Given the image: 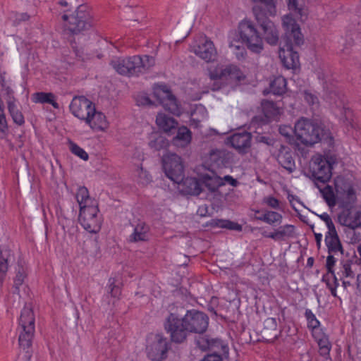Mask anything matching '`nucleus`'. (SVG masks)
I'll use <instances>...</instances> for the list:
<instances>
[{
  "label": "nucleus",
  "instance_id": "obj_1",
  "mask_svg": "<svg viewBox=\"0 0 361 361\" xmlns=\"http://www.w3.org/2000/svg\"><path fill=\"white\" fill-rule=\"evenodd\" d=\"M258 4L252 7V13L257 25L250 19L241 20L238 26L239 36L247 48L253 53L260 54L264 49L263 41L270 46H276L280 38V32L269 16L276 14L274 0H252Z\"/></svg>",
  "mask_w": 361,
  "mask_h": 361
},
{
  "label": "nucleus",
  "instance_id": "obj_2",
  "mask_svg": "<svg viewBox=\"0 0 361 361\" xmlns=\"http://www.w3.org/2000/svg\"><path fill=\"white\" fill-rule=\"evenodd\" d=\"M209 324L208 316L200 311L188 310L183 317L176 313H170L164 322V328L175 343L183 342L188 334L204 333Z\"/></svg>",
  "mask_w": 361,
  "mask_h": 361
},
{
  "label": "nucleus",
  "instance_id": "obj_3",
  "mask_svg": "<svg viewBox=\"0 0 361 361\" xmlns=\"http://www.w3.org/2000/svg\"><path fill=\"white\" fill-rule=\"evenodd\" d=\"M295 135L305 146H312L320 142L324 154H320L319 158H336L334 154V139L331 133L317 122L305 117L300 118L295 123Z\"/></svg>",
  "mask_w": 361,
  "mask_h": 361
},
{
  "label": "nucleus",
  "instance_id": "obj_4",
  "mask_svg": "<svg viewBox=\"0 0 361 361\" xmlns=\"http://www.w3.org/2000/svg\"><path fill=\"white\" fill-rule=\"evenodd\" d=\"M154 64V58L148 55L115 57L110 61V65L118 73L129 77L144 74Z\"/></svg>",
  "mask_w": 361,
  "mask_h": 361
},
{
  "label": "nucleus",
  "instance_id": "obj_5",
  "mask_svg": "<svg viewBox=\"0 0 361 361\" xmlns=\"http://www.w3.org/2000/svg\"><path fill=\"white\" fill-rule=\"evenodd\" d=\"M65 22L64 27L70 34H84L94 25L92 9L87 4H81L71 14H63L61 17Z\"/></svg>",
  "mask_w": 361,
  "mask_h": 361
},
{
  "label": "nucleus",
  "instance_id": "obj_6",
  "mask_svg": "<svg viewBox=\"0 0 361 361\" xmlns=\"http://www.w3.org/2000/svg\"><path fill=\"white\" fill-rule=\"evenodd\" d=\"M336 159H310L306 169L308 175L315 180L325 183L332 175L331 170Z\"/></svg>",
  "mask_w": 361,
  "mask_h": 361
},
{
  "label": "nucleus",
  "instance_id": "obj_7",
  "mask_svg": "<svg viewBox=\"0 0 361 361\" xmlns=\"http://www.w3.org/2000/svg\"><path fill=\"white\" fill-rule=\"evenodd\" d=\"M78 220L82 227L87 232L98 233L102 224V217L99 214V206H91L80 209Z\"/></svg>",
  "mask_w": 361,
  "mask_h": 361
},
{
  "label": "nucleus",
  "instance_id": "obj_8",
  "mask_svg": "<svg viewBox=\"0 0 361 361\" xmlns=\"http://www.w3.org/2000/svg\"><path fill=\"white\" fill-rule=\"evenodd\" d=\"M153 94L164 108L173 114L178 115L180 109L176 97L166 85H156L153 87Z\"/></svg>",
  "mask_w": 361,
  "mask_h": 361
},
{
  "label": "nucleus",
  "instance_id": "obj_9",
  "mask_svg": "<svg viewBox=\"0 0 361 361\" xmlns=\"http://www.w3.org/2000/svg\"><path fill=\"white\" fill-rule=\"evenodd\" d=\"M169 348L166 338L159 334L155 335L147 346V356L152 361H162L167 357Z\"/></svg>",
  "mask_w": 361,
  "mask_h": 361
},
{
  "label": "nucleus",
  "instance_id": "obj_10",
  "mask_svg": "<svg viewBox=\"0 0 361 361\" xmlns=\"http://www.w3.org/2000/svg\"><path fill=\"white\" fill-rule=\"evenodd\" d=\"M94 107V104L85 96H75L69 106L73 115L82 121L89 118Z\"/></svg>",
  "mask_w": 361,
  "mask_h": 361
},
{
  "label": "nucleus",
  "instance_id": "obj_11",
  "mask_svg": "<svg viewBox=\"0 0 361 361\" xmlns=\"http://www.w3.org/2000/svg\"><path fill=\"white\" fill-rule=\"evenodd\" d=\"M338 222L351 229H355L361 226V210L350 206L343 208L338 216Z\"/></svg>",
  "mask_w": 361,
  "mask_h": 361
},
{
  "label": "nucleus",
  "instance_id": "obj_12",
  "mask_svg": "<svg viewBox=\"0 0 361 361\" xmlns=\"http://www.w3.org/2000/svg\"><path fill=\"white\" fill-rule=\"evenodd\" d=\"M162 167L166 176L177 183L184 177V165L182 159H162Z\"/></svg>",
  "mask_w": 361,
  "mask_h": 361
},
{
  "label": "nucleus",
  "instance_id": "obj_13",
  "mask_svg": "<svg viewBox=\"0 0 361 361\" xmlns=\"http://www.w3.org/2000/svg\"><path fill=\"white\" fill-rule=\"evenodd\" d=\"M283 24L286 27V44L288 42H290L294 47L302 45L304 43L303 35L295 21L292 18L286 16L283 20Z\"/></svg>",
  "mask_w": 361,
  "mask_h": 361
},
{
  "label": "nucleus",
  "instance_id": "obj_14",
  "mask_svg": "<svg viewBox=\"0 0 361 361\" xmlns=\"http://www.w3.org/2000/svg\"><path fill=\"white\" fill-rule=\"evenodd\" d=\"M336 262V259L333 255H328L326 261V268L327 272L323 275L322 281L326 283V286L330 290L331 294L334 298H337L341 300V298L338 296L336 291L337 288L339 286V283L334 269V267Z\"/></svg>",
  "mask_w": 361,
  "mask_h": 361
},
{
  "label": "nucleus",
  "instance_id": "obj_15",
  "mask_svg": "<svg viewBox=\"0 0 361 361\" xmlns=\"http://www.w3.org/2000/svg\"><path fill=\"white\" fill-rule=\"evenodd\" d=\"M194 53L207 63L214 62L217 59V51L214 44L207 37L194 47Z\"/></svg>",
  "mask_w": 361,
  "mask_h": 361
},
{
  "label": "nucleus",
  "instance_id": "obj_16",
  "mask_svg": "<svg viewBox=\"0 0 361 361\" xmlns=\"http://www.w3.org/2000/svg\"><path fill=\"white\" fill-rule=\"evenodd\" d=\"M279 56L287 69H295L300 65L298 52L290 42H288L280 48Z\"/></svg>",
  "mask_w": 361,
  "mask_h": 361
},
{
  "label": "nucleus",
  "instance_id": "obj_17",
  "mask_svg": "<svg viewBox=\"0 0 361 361\" xmlns=\"http://www.w3.org/2000/svg\"><path fill=\"white\" fill-rule=\"evenodd\" d=\"M251 140L252 135L247 131L235 133L228 137V142L241 154L248 152L251 147Z\"/></svg>",
  "mask_w": 361,
  "mask_h": 361
},
{
  "label": "nucleus",
  "instance_id": "obj_18",
  "mask_svg": "<svg viewBox=\"0 0 361 361\" xmlns=\"http://www.w3.org/2000/svg\"><path fill=\"white\" fill-rule=\"evenodd\" d=\"M133 231L128 236L130 243L146 242L149 239L150 227L145 221L138 220L131 224Z\"/></svg>",
  "mask_w": 361,
  "mask_h": 361
},
{
  "label": "nucleus",
  "instance_id": "obj_19",
  "mask_svg": "<svg viewBox=\"0 0 361 361\" xmlns=\"http://www.w3.org/2000/svg\"><path fill=\"white\" fill-rule=\"evenodd\" d=\"M295 233V226L292 224H285L275 228L272 232L263 231L262 235L264 238H270L274 241H282L293 238Z\"/></svg>",
  "mask_w": 361,
  "mask_h": 361
},
{
  "label": "nucleus",
  "instance_id": "obj_20",
  "mask_svg": "<svg viewBox=\"0 0 361 361\" xmlns=\"http://www.w3.org/2000/svg\"><path fill=\"white\" fill-rule=\"evenodd\" d=\"M178 185V190L180 192L185 195H198L202 192L201 185L200 181L192 177L183 178V180L177 183Z\"/></svg>",
  "mask_w": 361,
  "mask_h": 361
},
{
  "label": "nucleus",
  "instance_id": "obj_21",
  "mask_svg": "<svg viewBox=\"0 0 361 361\" xmlns=\"http://www.w3.org/2000/svg\"><path fill=\"white\" fill-rule=\"evenodd\" d=\"M156 123L164 133L173 135L176 133L178 125L177 121L165 114H158L156 118Z\"/></svg>",
  "mask_w": 361,
  "mask_h": 361
},
{
  "label": "nucleus",
  "instance_id": "obj_22",
  "mask_svg": "<svg viewBox=\"0 0 361 361\" xmlns=\"http://www.w3.org/2000/svg\"><path fill=\"white\" fill-rule=\"evenodd\" d=\"M85 121L93 130H103L108 127L105 115L97 111L95 107L90 114L89 118H86Z\"/></svg>",
  "mask_w": 361,
  "mask_h": 361
},
{
  "label": "nucleus",
  "instance_id": "obj_23",
  "mask_svg": "<svg viewBox=\"0 0 361 361\" xmlns=\"http://www.w3.org/2000/svg\"><path fill=\"white\" fill-rule=\"evenodd\" d=\"M75 198L79 204L80 209L98 205L97 201L90 196L87 188L84 186H80L78 188Z\"/></svg>",
  "mask_w": 361,
  "mask_h": 361
},
{
  "label": "nucleus",
  "instance_id": "obj_24",
  "mask_svg": "<svg viewBox=\"0 0 361 361\" xmlns=\"http://www.w3.org/2000/svg\"><path fill=\"white\" fill-rule=\"evenodd\" d=\"M325 243L329 254L336 253L337 252H342V246L336 228H331L328 230L325 235Z\"/></svg>",
  "mask_w": 361,
  "mask_h": 361
},
{
  "label": "nucleus",
  "instance_id": "obj_25",
  "mask_svg": "<svg viewBox=\"0 0 361 361\" xmlns=\"http://www.w3.org/2000/svg\"><path fill=\"white\" fill-rule=\"evenodd\" d=\"M176 135L173 138L174 145L185 147L188 145L192 140V133L185 126L178 127L176 130Z\"/></svg>",
  "mask_w": 361,
  "mask_h": 361
},
{
  "label": "nucleus",
  "instance_id": "obj_26",
  "mask_svg": "<svg viewBox=\"0 0 361 361\" xmlns=\"http://www.w3.org/2000/svg\"><path fill=\"white\" fill-rule=\"evenodd\" d=\"M27 267L25 262L18 260L15 267V276L13 278L14 288L19 291V289L24 284L27 276Z\"/></svg>",
  "mask_w": 361,
  "mask_h": 361
},
{
  "label": "nucleus",
  "instance_id": "obj_27",
  "mask_svg": "<svg viewBox=\"0 0 361 361\" xmlns=\"http://www.w3.org/2000/svg\"><path fill=\"white\" fill-rule=\"evenodd\" d=\"M339 185L336 183V190L340 198L342 199L341 206L343 208L349 207L348 205L353 203L356 200L355 192L353 188L350 185H347L341 191Z\"/></svg>",
  "mask_w": 361,
  "mask_h": 361
},
{
  "label": "nucleus",
  "instance_id": "obj_28",
  "mask_svg": "<svg viewBox=\"0 0 361 361\" xmlns=\"http://www.w3.org/2000/svg\"><path fill=\"white\" fill-rule=\"evenodd\" d=\"M262 112L269 119H276L282 113V110L275 102L268 99H263L261 102Z\"/></svg>",
  "mask_w": 361,
  "mask_h": 361
},
{
  "label": "nucleus",
  "instance_id": "obj_29",
  "mask_svg": "<svg viewBox=\"0 0 361 361\" xmlns=\"http://www.w3.org/2000/svg\"><path fill=\"white\" fill-rule=\"evenodd\" d=\"M256 219L267 224L274 226L281 224L283 216L277 212L264 210L259 216H257Z\"/></svg>",
  "mask_w": 361,
  "mask_h": 361
},
{
  "label": "nucleus",
  "instance_id": "obj_30",
  "mask_svg": "<svg viewBox=\"0 0 361 361\" xmlns=\"http://www.w3.org/2000/svg\"><path fill=\"white\" fill-rule=\"evenodd\" d=\"M35 316L30 306L25 305L21 311L19 318V326L20 328L35 327Z\"/></svg>",
  "mask_w": 361,
  "mask_h": 361
},
{
  "label": "nucleus",
  "instance_id": "obj_31",
  "mask_svg": "<svg viewBox=\"0 0 361 361\" xmlns=\"http://www.w3.org/2000/svg\"><path fill=\"white\" fill-rule=\"evenodd\" d=\"M312 336L317 341L319 347V354L323 357L328 356L331 348V345L328 337L322 332V331L312 334Z\"/></svg>",
  "mask_w": 361,
  "mask_h": 361
},
{
  "label": "nucleus",
  "instance_id": "obj_32",
  "mask_svg": "<svg viewBox=\"0 0 361 361\" xmlns=\"http://www.w3.org/2000/svg\"><path fill=\"white\" fill-rule=\"evenodd\" d=\"M225 80L233 82H240L245 78V74L236 66L229 65L224 68Z\"/></svg>",
  "mask_w": 361,
  "mask_h": 361
},
{
  "label": "nucleus",
  "instance_id": "obj_33",
  "mask_svg": "<svg viewBox=\"0 0 361 361\" xmlns=\"http://www.w3.org/2000/svg\"><path fill=\"white\" fill-rule=\"evenodd\" d=\"M21 331L19 334L18 342L20 346L26 349L31 346L32 340L35 333V327L30 326L29 328H20Z\"/></svg>",
  "mask_w": 361,
  "mask_h": 361
},
{
  "label": "nucleus",
  "instance_id": "obj_34",
  "mask_svg": "<svg viewBox=\"0 0 361 361\" xmlns=\"http://www.w3.org/2000/svg\"><path fill=\"white\" fill-rule=\"evenodd\" d=\"M32 99L36 103L49 104L54 109L59 108V104L55 101V95L51 92H36L33 94Z\"/></svg>",
  "mask_w": 361,
  "mask_h": 361
},
{
  "label": "nucleus",
  "instance_id": "obj_35",
  "mask_svg": "<svg viewBox=\"0 0 361 361\" xmlns=\"http://www.w3.org/2000/svg\"><path fill=\"white\" fill-rule=\"evenodd\" d=\"M270 91L275 95H282L286 91V80L283 76L275 78L269 84Z\"/></svg>",
  "mask_w": 361,
  "mask_h": 361
},
{
  "label": "nucleus",
  "instance_id": "obj_36",
  "mask_svg": "<svg viewBox=\"0 0 361 361\" xmlns=\"http://www.w3.org/2000/svg\"><path fill=\"white\" fill-rule=\"evenodd\" d=\"M305 317L307 320V327L312 331V334L321 331L320 322L317 319L315 314L310 309H306Z\"/></svg>",
  "mask_w": 361,
  "mask_h": 361
},
{
  "label": "nucleus",
  "instance_id": "obj_37",
  "mask_svg": "<svg viewBox=\"0 0 361 361\" xmlns=\"http://www.w3.org/2000/svg\"><path fill=\"white\" fill-rule=\"evenodd\" d=\"M149 145L151 148L158 151L168 147L169 141L162 135L154 134L150 136Z\"/></svg>",
  "mask_w": 361,
  "mask_h": 361
},
{
  "label": "nucleus",
  "instance_id": "obj_38",
  "mask_svg": "<svg viewBox=\"0 0 361 361\" xmlns=\"http://www.w3.org/2000/svg\"><path fill=\"white\" fill-rule=\"evenodd\" d=\"M353 264L349 261L342 262L337 275L341 279H354L355 273L352 269Z\"/></svg>",
  "mask_w": 361,
  "mask_h": 361
},
{
  "label": "nucleus",
  "instance_id": "obj_39",
  "mask_svg": "<svg viewBox=\"0 0 361 361\" xmlns=\"http://www.w3.org/2000/svg\"><path fill=\"white\" fill-rule=\"evenodd\" d=\"M8 109L13 122L18 126L23 125L25 123L24 116L22 112L17 109L16 105L13 102H9Z\"/></svg>",
  "mask_w": 361,
  "mask_h": 361
},
{
  "label": "nucleus",
  "instance_id": "obj_40",
  "mask_svg": "<svg viewBox=\"0 0 361 361\" xmlns=\"http://www.w3.org/2000/svg\"><path fill=\"white\" fill-rule=\"evenodd\" d=\"M214 225L216 227L227 228L231 231H241L243 229L240 224L230 220L217 219L214 221Z\"/></svg>",
  "mask_w": 361,
  "mask_h": 361
},
{
  "label": "nucleus",
  "instance_id": "obj_41",
  "mask_svg": "<svg viewBox=\"0 0 361 361\" xmlns=\"http://www.w3.org/2000/svg\"><path fill=\"white\" fill-rule=\"evenodd\" d=\"M321 192L324 199L329 207H334L336 205V197L331 187L326 185L321 190Z\"/></svg>",
  "mask_w": 361,
  "mask_h": 361
},
{
  "label": "nucleus",
  "instance_id": "obj_42",
  "mask_svg": "<svg viewBox=\"0 0 361 361\" xmlns=\"http://www.w3.org/2000/svg\"><path fill=\"white\" fill-rule=\"evenodd\" d=\"M287 2L288 9L298 14L301 20L307 18V11L304 8L300 6L298 0H287Z\"/></svg>",
  "mask_w": 361,
  "mask_h": 361
},
{
  "label": "nucleus",
  "instance_id": "obj_43",
  "mask_svg": "<svg viewBox=\"0 0 361 361\" xmlns=\"http://www.w3.org/2000/svg\"><path fill=\"white\" fill-rule=\"evenodd\" d=\"M279 132L288 142L294 141L295 127L292 128L290 125H281Z\"/></svg>",
  "mask_w": 361,
  "mask_h": 361
},
{
  "label": "nucleus",
  "instance_id": "obj_44",
  "mask_svg": "<svg viewBox=\"0 0 361 361\" xmlns=\"http://www.w3.org/2000/svg\"><path fill=\"white\" fill-rule=\"evenodd\" d=\"M218 339H209L206 337H200L196 340L197 347L202 350H207L214 346L216 343H219Z\"/></svg>",
  "mask_w": 361,
  "mask_h": 361
},
{
  "label": "nucleus",
  "instance_id": "obj_45",
  "mask_svg": "<svg viewBox=\"0 0 361 361\" xmlns=\"http://www.w3.org/2000/svg\"><path fill=\"white\" fill-rule=\"evenodd\" d=\"M116 280L115 278H110L108 281V292L111 296L118 299L121 295V288L120 286L116 284Z\"/></svg>",
  "mask_w": 361,
  "mask_h": 361
},
{
  "label": "nucleus",
  "instance_id": "obj_46",
  "mask_svg": "<svg viewBox=\"0 0 361 361\" xmlns=\"http://www.w3.org/2000/svg\"><path fill=\"white\" fill-rule=\"evenodd\" d=\"M8 133V126L4 108L0 105V137L5 138Z\"/></svg>",
  "mask_w": 361,
  "mask_h": 361
},
{
  "label": "nucleus",
  "instance_id": "obj_47",
  "mask_svg": "<svg viewBox=\"0 0 361 361\" xmlns=\"http://www.w3.org/2000/svg\"><path fill=\"white\" fill-rule=\"evenodd\" d=\"M341 120L343 123V124L346 126H350L351 128L353 127V112L350 108L348 107H343L341 111Z\"/></svg>",
  "mask_w": 361,
  "mask_h": 361
},
{
  "label": "nucleus",
  "instance_id": "obj_48",
  "mask_svg": "<svg viewBox=\"0 0 361 361\" xmlns=\"http://www.w3.org/2000/svg\"><path fill=\"white\" fill-rule=\"evenodd\" d=\"M68 148L74 155L78 157L79 158H88L87 153L71 140L68 141Z\"/></svg>",
  "mask_w": 361,
  "mask_h": 361
},
{
  "label": "nucleus",
  "instance_id": "obj_49",
  "mask_svg": "<svg viewBox=\"0 0 361 361\" xmlns=\"http://www.w3.org/2000/svg\"><path fill=\"white\" fill-rule=\"evenodd\" d=\"M152 182V176L142 167L138 173V183L142 185H147Z\"/></svg>",
  "mask_w": 361,
  "mask_h": 361
},
{
  "label": "nucleus",
  "instance_id": "obj_50",
  "mask_svg": "<svg viewBox=\"0 0 361 361\" xmlns=\"http://www.w3.org/2000/svg\"><path fill=\"white\" fill-rule=\"evenodd\" d=\"M229 47L236 51L235 54L238 60L244 59L245 58L247 51L243 46L236 45L233 42H231Z\"/></svg>",
  "mask_w": 361,
  "mask_h": 361
},
{
  "label": "nucleus",
  "instance_id": "obj_51",
  "mask_svg": "<svg viewBox=\"0 0 361 361\" xmlns=\"http://www.w3.org/2000/svg\"><path fill=\"white\" fill-rule=\"evenodd\" d=\"M209 156L210 157L215 156V157H216V158H219V159L231 158V154L230 152H228L226 149H216L210 150Z\"/></svg>",
  "mask_w": 361,
  "mask_h": 361
},
{
  "label": "nucleus",
  "instance_id": "obj_52",
  "mask_svg": "<svg viewBox=\"0 0 361 361\" xmlns=\"http://www.w3.org/2000/svg\"><path fill=\"white\" fill-rule=\"evenodd\" d=\"M279 164L289 173L295 169V159H279Z\"/></svg>",
  "mask_w": 361,
  "mask_h": 361
},
{
  "label": "nucleus",
  "instance_id": "obj_53",
  "mask_svg": "<svg viewBox=\"0 0 361 361\" xmlns=\"http://www.w3.org/2000/svg\"><path fill=\"white\" fill-rule=\"evenodd\" d=\"M224 68H216L212 71H210L209 73V76L211 80H219V79H225L224 74Z\"/></svg>",
  "mask_w": 361,
  "mask_h": 361
},
{
  "label": "nucleus",
  "instance_id": "obj_54",
  "mask_svg": "<svg viewBox=\"0 0 361 361\" xmlns=\"http://www.w3.org/2000/svg\"><path fill=\"white\" fill-rule=\"evenodd\" d=\"M72 48L78 61H85L89 59L87 55L84 54L82 49L78 47L75 42L72 43Z\"/></svg>",
  "mask_w": 361,
  "mask_h": 361
},
{
  "label": "nucleus",
  "instance_id": "obj_55",
  "mask_svg": "<svg viewBox=\"0 0 361 361\" xmlns=\"http://www.w3.org/2000/svg\"><path fill=\"white\" fill-rule=\"evenodd\" d=\"M8 260L0 255V282L3 280L8 271Z\"/></svg>",
  "mask_w": 361,
  "mask_h": 361
},
{
  "label": "nucleus",
  "instance_id": "obj_56",
  "mask_svg": "<svg viewBox=\"0 0 361 361\" xmlns=\"http://www.w3.org/2000/svg\"><path fill=\"white\" fill-rule=\"evenodd\" d=\"M264 202L273 209L279 208V201L273 196H267L264 197Z\"/></svg>",
  "mask_w": 361,
  "mask_h": 361
},
{
  "label": "nucleus",
  "instance_id": "obj_57",
  "mask_svg": "<svg viewBox=\"0 0 361 361\" xmlns=\"http://www.w3.org/2000/svg\"><path fill=\"white\" fill-rule=\"evenodd\" d=\"M319 217L325 222L328 230H329L331 228H335L334 224L331 220V218L330 217L328 213L324 212L322 214L319 215Z\"/></svg>",
  "mask_w": 361,
  "mask_h": 361
},
{
  "label": "nucleus",
  "instance_id": "obj_58",
  "mask_svg": "<svg viewBox=\"0 0 361 361\" xmlns=\"http://www.w3.org/2000/svg\"><path fill=\"white\" fill-rule=\"evenodd\" d=\"M256 140L258 142H262V143H264L267 145H274L276 142L271 138L269 136H264V135H257L256 137Z\"/></svg>",
  "mask_w": 361,
  "mask_h": 361
},
{
  "label": "nucleus",
  "instance_id": "obj_59",
  "mask_svg": "<svg viewBox=\"0 0 361 361\" xmlns=\"http://www.w3.org/2000/svg\"><path fill=\"white\" fill-rule=\"evenodd\" d=\"M305 99L306 100L307 102L312 105L315 104L318 100L316 96H314L312 93L306 92H305Z\"/></svg>",
  "mask_w": 361,
  "mask_h": 361
},
{
  "label": "nucleus",
  "instance_id": "obj_60",
  "mask_svg": "<svg viewBox=\"0 0 361 361\" xmlns=\"http://www.w3.org/2000/svg\"><path fill=\"white\" fill-rule=\"evenodd\" d=\"M201 361H221V356L217 354H210L205 356Z\"/></svg>",
  "mask_w": 361,
  "mask_h": 361
},
{
  "label": "nucleus",
  "instance_id": "obj_61",
  "mask_svg": "<svg viewBox=\"0 0 361 361\" xmlns=\"http://www.w3.org/2000/svg\"><path fill=\"white\" fill-rule=\"evenodd\" d=\"M223 180H225L228 184L233 187L237 186L238 184V180L229 175L225 176Z\"/></svg>",
  "mask_w": 361,
  "mask_h": 361
},
{
  "label": "nucleus",
  "instance_id": "obj_62",
  "mask_svg": "<svg viewBox=\"0 0 361 361\" xmlns=\"http://www.w3.org/2000/svg\"><path fill=\"white\" fill-rule=\"evenodd\" d=\"M353 279H341L342 281V286L343 288L344 291L347 292V289L348 287L352 286V280Z\"/></svg>",
  "mask_w": 361,
  "mask_h": 361
},
{
  "label": "nucleus",
  "instance_id": "obj_63",
  "mask_svg": "<svg viewBox=\"0 0 361 361\" xmlns=\"http://www.w3.org/2000/svg\"><path fill=\"white\" fill-rule=\"evenodd\" d=\"M138 102H140L142 105H152V102L147 96H141L140 99L138 100Z\"/></svg>",
  "mask_w": 361,
  "mask_h": 361
},
{
  "label": "nucleus",
  "instance_id": "obj_64",
  "mask_svg": "<svg viewBox=\"0 0 361 361\" xmlns=\"http://www.w3.org/2000/svg\"><path fill=\"white\" fill-rule=\"evenodd\" d=\"M357 288L361 291V274H357L356 277Z\"/></svg>",
  "mask_w": 361,
  "mask_h": 361
}]
</instances>
